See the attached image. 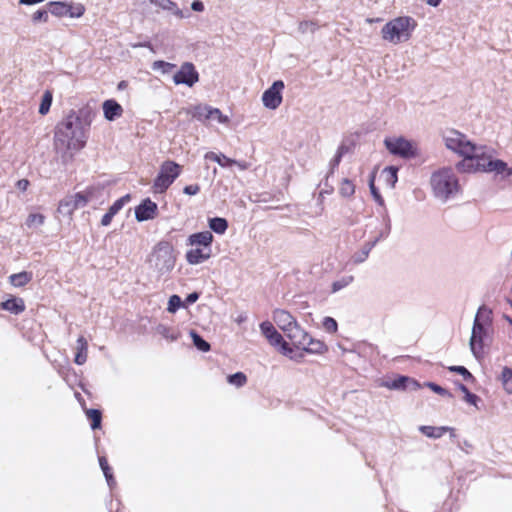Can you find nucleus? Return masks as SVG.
<instances>
[{
	"label": "nucleus",
	"mask_w": 512,
	"mask_h": 512,
	"mask_svg": "<svg viewBox=\"0 0 512 512\" xmlns=\"http://www.w3.org/2000/svg\"><path fill=\"white\" fill-rule=\"evenodd\" d=\"M96 116L95 105L86 103L79 109H71L54 130L55 146L66 150L83 149L89 138L91 124Z\"/></svg>",
	"instance_id": "nucleus-1"
},
{
	"label": "nucleus",
	"mask_w": 512,
	"mask_h": 512,
	"mask_svg": "<svg viewBox=\"0 0 512 512\" xmlns=\"http://www.w3.org/2000/svg\"><path fill=\"white\" fill-rule=\"evenodd\" d=\"M492 310L481 305L474 317L469 347L472 355L481 360L485 356V346L489 345L493 337Z\"/></svg>",
	"instance_id": "nucleus-2"
},
{
	"label": "nucleus",
	"mask_w": 512,
	"mask_h": 512,
	"mask_svg": "<svg viewBox=\"0 0 512 512\" xmlns=\"http://www.w3.org/2000/svg\"><path fill=\"white\" fill-rule=\"evenodd\" d=\"M177 256L173 243L170 239H162L156 243L147 262L150 268L157 273L158 277L169 275L176 264Z\"/></svg>",
	"instance_id": "nucleus-3"
},
{
	"label": "nucleus",
	"mask_w": 512,
	"mask_h": 512,
	"mask_svg": "<svg viewBox=\"0 0 512 512\" xmlns=\"http://www.w3.org/2000/svg\"><path fill=\"white\" fill-rule=\"evenodd\" d=\"M430 183L434 196L444 202L460 190L459 180L451 167H443L433 172Z\"/></svg>",
	"instance_id": "nucleus-4"
},
{
	"label": "nucleus",
	"mask_w": 512,
	"mask_h": 512,
	"mask_svg": "<svg viewBox=\"0 0 512 512\" xmlns=\"http://www.w3.org/2000/svg\"><path fill=\"white\" fill-rule=\"evenodd\" d=\"M417 27V22L410 16H399L388 21L381 29L382 38L397 44L407 41Z\"/></svg>",
	"instance_id": "nucleus-5"
},
{
	"label": "nucleus",
	"mask_w": 512,
	"mask_h": 512,
	"mask_svg": "<svg viewBox=\"0 0 512 512\" xmlns=\"http://www.w3.org/2000/svg\"><path fill=\"white\" fill-rule=\"evenodd\" d=\"M182 166L174 160L164 161L153 180V192L155 194L165 193L174 181L180 176Z\"/></svg>",
	"instance_id": "nucleus-6"
},
{
	"label": "nucleus",
	"mask_w": 512,
	"mask_h": 512,
	"mask_svg": "<svg viewBox=\"0 0 512 512\" xmlns=\"http://www.w3.org/2000/svg\"><path fill=\"white\" fill-rule=\"evenodd\" d=\"M384 146L391 155L403 159H413L419 155L415 142L404 136L386 137L384 139Z\"/></svg>",
	"instance_id": "nucleus-7"
},
{
	"label": "nucleus",
	"mask_w": 512,
	"mask_h": 512,
	"mask_svg": "<svg viewBox=\"0 0 512 512\" xmlns=\"http://www.w3.org/2000/svg\"><path fill=\"white\" fill-rule=\"evenodd\" d=\"M443 141L447 149L466 158L473 152L476 143L469 140L467 136L455 129L449 130L444 136Z\"/></svg>",
	"instance_id": "nucleus-8"
},
{
	"label": "nucleus",
	"mask_w": 512,
	"mask_h": 512,
	"mask_svg": "<svg viewBox=\"0 0 512 512\" xmlns=\"http://www.w3.org/2000/svg\"><path fill=\"white\" fill-rule=\"evenodd\" d=\"M492 152L494 150L485 145H477L473 147V152L469 154L466 158H470L473 160L474 170L476 172H484V173H492L494 169H492L495 160L498 158L492 157Z\"/></svg>",
	"instance_id": "nucleus-9"
},
{
	"label": "nucleus",
	"mask_w": 512,
	"mask_h": 512,
	"mask_svg": "<svg viewBox=\"0 0 512 512\" xmlns=\"http://www.w3.org/2000/svg\"><path fill=\"white\" fill-rule=\"evenodd\" d=\"M199 72L192 62H183L177 72L173 75L175 85L193 87L199 81Z\"/></svg>",
	"instance_id": "nucleus-10"
},
{
	"label": "nucleus",
	"mask_w": 512,
	"mask_h": 512,
	"mask_svg": "<svg viewBox=\"0 0 512 512\" xmlns=\"http://www.w3.org/2000/svg\"><path fill=\"white\" fill-rule=\"evenodd\" d=\"M284 88L283 80H275L262 94L264 107L270 110L277 109L282 103Z\"/></svg>",
	"instance_id": "nucleus-11"
},
{
	"label": "nucleus",
	"mask_w": 512,
	"mask_h": 512,
	"mask_svg": "<svg viewBox=\"0 0 512 512\" xmlns=\"http://www.w3.org/2000/svg\"><path fill=\"white\" fill-rule=\"evenodd\" d=\"M380 386L394 391H417L421 388L419 381L401 374H398L393 379L383 380Z\"/></svg>",
	"instance_id": "nucleus-12"
},
{
	"label": "nucleus",
	"mask_w": 512,
	"mask_h": 512,
	"mask_svg": "<svg viewBox=\"0 0 512 512\" xmlns=\"http://www.w3.org/2000/svg\"><path fill=\"white\" fill-rule=\"evenodd\" d=\"M134 213L138 222H145L155 219L158 216L159 209L156 202L146 197L135 207Z\"/></svg>",
	"instance_id": "nucleus-13"
},
{
	"label": "nucleus",
	"mask_w": 512,
	"mask_h": 512,
	"mask_svg": "<svg viewBox=\"0 0 512 512\" xmlns=\"http://www.w3.org/2000/svg\"><path fill=\"white\" fill-rule=\"evenodd\" d=\"M214 236L211 231L203 230L190 234L186 239V245L200 247L212 251Z\"/></svg>",
	"instance_id": "nucleus-14"
},
{
	"label": "nucleus",
	"mask_w": 512,
	"mask_h": 512,
	"mask_svg": "<svg viewBox=\"0 0 512 512\" xmlns=\"http://www.w3.org/2000/svg\"><path fill=\"white\" fill-rule=\"evenodd\" d=\"M262 335L268 340V342L275 348H279L285 341L283 336L277 331L274 325L266 320L259 324Z\"/></svg>",
	"instance_id": "nucleus-15"
},
{
	"label": "nucleus",
	"mask_w": 512,
	"mask_h": 512,
	"mask_svg": "<svg viewBox=\"0 0 512 512\" xmlns=\"http://www.w3.org/2000/svg\"><path fill=\"white\" fill-rule=\"evenodd\" d=\"M273 321L276 325L286 333L287 330L295 323L297 320L292 316V314L284 309H275L272 313Z\"/></svg>",
	"instance_id": "nucleus-16"
},
{
	"label": "nucleus",
	"mask_w": 512,
	"mask_h": 512,
	"mask_svg": "<svg viewBox=\"0 0 512 512\" xmlns=\"http://www.w3.org/2000/svg\"><path fill=\"white\" fill-rule=\"evenodd\" d=\"M103 115L107 121H115L123 114L122 106L113 98L107 99L102 103Z\"/></svg>",
	"instance_id": "nucleus-17"
},
{
	"label": "nucleus",
	"mask_w": 512,
	"mask_h": 512,
	"mask_svg": "<svg viewBox=\"0 0 512 512\" xmlns=\"http://www.w3.org/2000/svg\"><path fill=\"white\" fill-rule=\"evenodd\" d=\"M211 255L212 251L200 247H195L186 251L185 259L190 265H199L210 259Z\"/></svg>",
	"instance_id": "nucleus-18"
},
{
	"label": "nucleus",
	"mask_w": 512,
	"mask_h": 512,
	"mask_svg": "<svg viewBox=\"0 0 512 512\" xmlns=\"http://www.w3.org/2000/svg\"><path fill=\"white\" fill-rule=\"evenodd\" d=\"M0 308L4 311L10 312L11 314L18 315L25 310L26 306L21 297L9 295L6 300L0 303Z\"/></svg>",
	"instance_id": "nucleus-19"
},
{
	"label": "nucleus",
	"mask_w": 512,
	"mask_h": 512,
	"mask_svg": "<svg viewBox=\"0 0 512 512\" xmlns=\"http://www.w3.org/2000/svg\"><path fill=\"white\" fill-rule=\"evenodd\" d=\"M286 337L291 341V344L302 348L305 339H307L309 333L306 332L298 322H295L286 333Z\"/></svg>",
	"instance_id": "nucleus-20"
},
{
	"label": "nucleus",
	"mask_w": 512,
	"mask_h": 512,
	"mask_svg": "<svg viewBox=\"0 0 512 512\" xmlns=\"http://www.w3.org/2000/svg\"><path fill=\"white\" fill-rule=\"evenodd\" d=\"M307 354L321 355L328 351V346L321 340L313 338L310 334L302 345Z\"/></svg>",
	"instance_id": "nucleus-21"
},
{
	"label": "nucleus",
	"mask_w": 512,
	"mask_h": 512,
	"mask_svg": "<svg viewBox=\"0 0 512 512\" xmlns=\"http://www.w3.org/2000/svg\"><path fill=\"white\" fill-rule=\"evenodd\" d=\"M379 237H374V239L367 241L363 244L361 249L357 252H355L352 256V261L354 264H361L366 261L368 258L371 250L378 244L379 241H381Z\"/></svg>",
	"instance_id": "nucleus-22"
},
{
	"label": "nucleus",
	"mask_w": 512,
	"mask_h": 512,
	"mask_svg": "<svg viewBox=\"0 0 512 512\" xmlns=\"http://www.w3.org/2000/svg\"><path fill=\"white\" fill-rule=\"evenodd\" d=\"M209 112V105L202 103L196 104L187 109V114L190 115L192 119L197 120L201 123L210 121Z\"/></svg>",
	"instance_id": "nucleus-23"
},
{
	"label": "nucleus",
	"mask_w": 512,
	"mask_h": 512,
	"mask_svg": "<svg viewBox=\"0 0 512 512\" xmlns=\"http://www.w3.org/2000/svg\"><path fill=\"white\" fill-rule=\"evenodd\" d=\"M454 385L458 390H460L463 393V399L465 402H467L469 405L474 406L476 409H479L478 404L482 402V400L477 394L472 393L468 389V387L465 384H463L460 380H455Z\"/></svg>",
	"instance_id": "nucleus-24"
},
{
	"label": "nucleus",
	"mask_w": 512,
	"mask_h": 512,
	"mask_svg": "<svg viewBox=\"0 0 512 512\" xmlns=\"http://www.w3.org/2000/svg\"><path fill=\"white\" fill-rule=\"evenodd\" d=\"M204 159L214 161L223 168H229L234 164H237V161L235 159L229 158L228 156L221 152L216 153L213 151H209L204 155Z\"/></svg>",
	"instance_id": "nucleus-25"
},
{
	"label": "nucleus",
	"mask_w": 512,
	"mask_h": 512,
	"mask_svg": "<svg viewBox=\"0 0 512 512\" xmlns=\"http://www.w3.org/2000/svg\"><path fill=\"white\" fill-rule=\"evenodd\" d=\"M208 227L210 228L209 231L212 233L214 232L218 235H223L226 233L229 223L224 217L214 216L208 218Z\"/></svg>",
	"instance_id": "nucleus-26"
},
{
	"label": "nucleus",
	"mask_w": 512,
	"mask_h": 512,
	"mask_svg": "<svg viewBox=\"0 0 512 512\" xmlns=\"http://www.w3.org/2000/svg\"><path fill=\"white\" fill-rule=\"evenodd\" d=\"M8 279L9 283L12 286L21 288L32 281L33 273L31 271H21L18 273L11 274Z\"/></svg>",
	"instance_id": "nucleus-27"
},
{
	"label": "nucleus",
	"mask_w": 512,
	"mask_h": 512,
	"mask_svg": "<svg viewBox=\"0 0 512 512\" xmlns=\"http://www.w3.org/2000/svg\"><path fill=\"white\" fill-rule=\"evenodd\" d=\"M88 342L84 336L77 339V348L74 356V362L77 365H83L87 360Z\"/></svg>",
	"instance_id": "nucleus-28"
},
{
	"label": "nucleus",
	"mask_w": 512,
	"mask_h": 512,
	"mask_svg": "<svg viewBox=\"0 0 512 512\" xmlns=\"http://www.w3.org/2000/svg\"><path fill=\"white\" fill-rule=\"evenodd\" d=\"M448 426L421 425L418 430L424 436L431 439H439L447 432Z\"/></svg>",
	"instance_id": "nucleus-29"
},
{
	"label": "nucleus",
	"mask_w": 512,
	"mask_h": 512,
	"mask_svg": "<svg viewBox=\"0 0 512 512\" xmlns=\"http://www.w3.org/2000/svg\"><path fill=\"white\" fill-rule=\"evenodd\" d=\"M99 466L104 474L107 485L112 490L116 487V479L113 474V470L109 465L107 458L105 456H99Z\"/></svg>",
	"instance_id": "nucleus-30"
},
{
	"label": "nucleus",
	"mask_w": 512,
	"mask_h": 512,
	"mask_svg": "<svg viewBox=\"0 0 512 512\" xmlns=\"http://www.w3.org/2000/svg\"><path fill=\"white\" fill-rule=\"evenodd\" d=\"M348 151H349V148H348V146L346 144L341 143L338 146L335 155L333 156V158L329 162L328 176H333L334 175L335 170L338 168L339 164L341 163L343 156Z\"/></svg>",
	"instance_id": "nucleus-31"
},
{
	"label": "nucleus",
	"mask_w": 512,
	"mask_h": 512,
	"mask_svg": "<svg viewBox=\"0 0 512 512\" xmlns=\"http://www.w3.org/2000/svg\"><path fill=\"white\" fill-rule=\"evenodd\" d=\"M398 172H399V167L395 166V165L386 166L382 171V175L384 176L385 184L390 189H394L398 182Z\"/></svg>",
	"instance_id": "nucleus-32"
},
{
	"label": "nucleus",
	"mask_w": 512,
	"mask_h": 512,
	"mask_svg": "<svg viewBox=\"0 0 512 512\" xmlns=\"http://www.w3.org/2000/svg\"><path fill=\"white\" fill-rule=\"evenodd\" d=\"M85 414L90 422L92 430H98L102 428V411L97 408L85 409Z\"/></svg>",
	"instance_id": "nucleus-33"
},
{
	"label": "nucleus",
	"mask_w": 512,
	"mask_h": 512,
	"mask_svg": "<svg viewBox=\"0 0 512 512\" xmlns=\"http://www.w3.org/2000/svg\"><path fill=\"white\" fill-rule=\"evenodd\" d=\"M48 11L55 17H66L68 1H50L46 4Z\"/></svg>",
	"instance_id": "nucleus-34"
},
{
	"label": "nucleus",
	"mask_w": 512,
	"mask_h": 512,
	"mask_svg": "<svg viewBox=\"0 0 512 512\" xmlns=\"http://www.w3.org/2000/svg\"><path fill=\"white\" fill-rule=\"evenodd\" d=\"M189 335L192 339L193 345L196 347L197 350L201 352H208L211 350L210 343L205 340L198 331L191 329L189 331Z\"/></svg>",
	"instance_id": "nucleus-35"
},
{
	"label": "nucleus",
	"mask_w": 512,
	"mask_h": 512,
	"mask_svg": "<svg viewBox=\"0 0 512 512\" xmlns=\"http://www.w3.org/2000/svg\"><path fill=\"white\" fill-rule=\"evenodd\" d=\"M53 102V92L49 89L45 90L41 96L38 113L45 116L49 113Z\"/></svg>",
	"instance_id": "nucleus-36"
},
{
	"label": "nucleus",
	"mask_w": 512,
	"mask_h": 512,
	"mask_svg": "<svg viewBox=\"0 0 512 512\" xmlns=\"http://www.w3.org/2000/svg\"><path fill=\"white\" fill-rule=\"evenodd\" d=\"M156 331L164 339L169 340L171 342L177 341L180 337V332L178 330L168 327L164 324H159L156 327Z\"/></svg>",
	"instance_id": "nucleus-37"
},
{
	"label": "nucleus",
	"mask_w": 512,
	"mask_h": 512,
	"mask_svg": "<svg viewBox=\"0 0 512 512\" xmlns=\"http://www.w3.org/2000/svg\"><path fill=\"white\" fill-rule=\"evenodd\" d=\"M492 169H494V173L496 175H501L504 179L512 177V167H509L508 164L502 159L495 160Z\"/></svg>",
	"instance_id": "nucleus-38"
},
{
	"label": "nucleus",
	"mask_w": 512,
	"mask_h": 512,
	"mask_svg": "<svg viewBox=\"0 0 512 512\" xmlns=\"http://www.w3.org/2000/svg\"><path fill=\"white\" fill-rule=\"evenodd\" d=\"M374 181H375V175H374V173H372L369 177V183H368L371 196H372L373 200L379 206H381L383 209H385V205H386L385 200L382 197L379 188L375 185Z\"/></svg>",
	"instance_id": "nucleus-39"
},
{
	"label": "nucleus",
	"mask_w": 512,
	"mask_h": 512,
	"mask_svg": "<svg viewBox=\"0 0 512 512\" xmlns=\"http://www.w3.org/2000/svg\"><path fill=\"white\" fill-rule=\"evenodd\" d=\"M91 197H92V192L88 191V190H86L84 192H77L74 195L70 196V198L72 199V201L74 203L73 207H76L77 209L85 207L88 204V202L90 201Z\"/></svg>",
	"instance_id": "nucleus-40"
},
{
	"label": "nucleus",
	"mask_w": 512,
	"mask_h": 512,
	"mask_svg": "<svg viewBox=\"0 0 512 512\" xmlns=\"http://www.w3.org/2000/svg\"><path fill=\"white\" fill-rule=\"evenodd\" d=\"M86 9L81 3L68 2L66 17L80 18L84 15Z\"/></svg>",
	"instance_id": "nucleus-41"
},
{
	"label": "nucleus",
	"mask_w": 512,
	"mask_h": 512,
	"mask_svg": "<svg viewBox=\"0 0 512 512\" xmlns=\"http://www.w3.org/2000/svg\"><path fill=\"white\" fill-rule=\"evenodd\" d=\"M227 382L230 385L240 388L247 383V376L244 372L237 371L227 376Z\"/></svg>",
	"instance_id": "nucleus-42"
},
{
	"label": "nucleus",
	"mask_w": 512,
	"mask_h": 512,
	"mask_svg": "<svg viewBox=\"0 0 512 512\" xmlns=\"http://www.w3.org/2000/svg\"><path fill=\"white\" fill-rule=\"evenodd\" d=\"M448 370L452 373H456L458 375H461L463 379L467 382H475L476 378L474 375L465 367L462 365H452L448 367Z\"/></svg>",
	"instance_id": "nucleus-43"
},
{
	"label": "nucleus",
	"mask_w": 512,
	"mask_h": 512,
	"mask_svg": "<svg viewBox=\"0 0 512 512\" xmlns=\"http://www.w3.org/2000/svg\"><path fill=\"white\" fill-rule=\"evenodd\" d=\"M381 217L384 223V228L378 233L377 237H379L380 239H386L391 232V219L386 207L381 212Z\"/></svg>",
	"instance_id": "nucleus-44"
},
{
	"label": "nucleus",
	"mask_w": 512,
	"mask_h": 512,
	"mask_svg": "<svg viewBox=\"0 0 512 512\" xmlns=\"http://www.w3.org/2000/svg\"><path fill=\"white\" fill-rule=\"evenodd\" d=\"M501 381L506 392L512 395V368L508 366L503 367Z\"/></svg>",
	"instance_id": "nucleus-45"
},
{
	"label": "nucleus",
	"mask_w": 512,
	"mask_h": 512,
	"mask_svg": "<svg viewBox=\"0 0 512 512\" xmlns=\"http://www.w3.org/2000/svg\"><path fill=\"white\" fill-rule=\"evenodd\" d=\"M180 308H185L182 298L177 294L171 295L168 299L167 311L175 314Z\"/></svg>",
	"instance_id": "nucleus-46"
},
{
	"label": "nucleus",
	"mask_w": 512,
	"mask_h": 512,
	"mask_svg": "<svg viewBox=\"0 0 512 512\" xmlns=\"http://www.w3.org/2000/svg\"><path fill=\"white\" fill-rule=\"evenodd\" d=\"M131 200L130 194H125L124 196L115 200L112 205L108 208V211L115 216L119 213V211Z\"/></svg>",
	"instance_id": "nucleus-47"
},
{
	"label": "nucleus",
	"mask_w": 512,
	"mask_h": 512,
	"mask_svg": "<svg viewBox=\"0 0 512 512\" xmlns=\"http://www.w3.org/2000/svg\"><path fill=\"white\" fill-rule=\"evenodd\" d=\"M354 193H355V185L353 184V182L350 179L344 178L342 180L340 188H339V194L342 197L349 198V197L353 196Z\"/></svg>",
	"instance_id": "nucleus-48"
},
{
	"label": "nucleus",
	"mask_w": 512,
	"mask_h": 512,
	"mask_svg": "<svg viewBox=\"0 0 512 512\" xmlns=\"http://www.w3.org/2000/svg\"><path fill=\"white\" fill-rule=\"evenodd\" d=\"M209 111L210 121H217L220 124H228L230 122V118L223 114L219 108L209 105Z\"/></svg>",
	"instance_id": "nucleus-49"
},
{
	"label": "nucleus",
	"mask_w": 512,
	"mask_h": 512,
	"mask_svg": "<svg viewBox=\"0 0 512 512\" xmlns=\"http://www.w3.org/2000/svg\"><path fill=\"white\" fill-rule=\"evenodd\" d=\"M175 68L176 64L164 60H156L152 63V69L160 71L162 74H169Z\"/></svg>",
	"instance_id": "nucleus-50"
},
{
	"label": "nucleus",
	"mask_w": 512,
	"mask_h": 512,
	"mask_svg": "<svg viewBox=\"0 0 512 512\" xmlns=\"http://www.w3.org/2000/svg\"><path fill=\"white\" fill-rule=\"evenodd\" d=\"M424 386L428 387L431 391L434 393L447 397V398H453V394L446 388L442 387L441 385L437 384L436 382L427 381L424 382Z\"/></svg>",
	"instance_id": "nucleus-51"
},
{
	"label": "nucleus",
	"mask_w": 512,
	"mask_h": 512,
	"mask_svg": "<svg viewBox=\"0 0 512 512\" xmlns=\"http://www.w3.org/2000/svg\"><path fill=\"white\" fill-rule=\"evenodd\" d=\"M354 277L352 275L343 276L342 278L335 280L331 284V292L336 293L343 288L347 287L350 283H352Z\"/></svg>",
	"instance_id": "nucleus-52"
},
{
	"label": "nucleus",
	"mask_w": 512,
	"mask_h": 512,
	"mask_svg": "<svg viewBox=\"0 0 512 512\" xmlns=\"http://www.w3.org/2000/svg\"><path fill=\"white\" fill-rule=\"evenodd\" d=\"M298 348V346H294L293 344H289L287 341H284L277 350L282 355L292 360L293 358H295V353L297 352Z\"/></svg>",
	"instance_id": "nucleus-53"
},
{
	"label": "nucleus",
	"mask_w": 512,
	"mask_h": 512,
	"mask_svg": "<svg viewBox=\"0 0 512 512\" xmlns=\"http://www.w3.org/2000/svg\"><path fill=\"white\" fill-rule=\"evenodd\" d=\"M74 203L70 197H67L59 202L58 211L61 214H72L77 208L73 207Z\"/></svg>",
	"instance_id": "nucleus-54"
},
{
	"label": "nucleus",
	"mask_w": 512,
	"mask_h": 512,
	"mask_svg": "<svg viewBox=\"0 0 512 512\" xmlns=\"http://www.w3.org/2000/svg\"><path fill=\"white\" fill-rule=\"evenodd\" d=\"M456 170L460 173L476 172L474 170L473 160L470 158H463L456 164Z\"/></svg>",
	"instance_id": "nucleus-55"
},
{
	"label": "nucleus",
	"mask_w": 512,
	"mask_h": 512,
	"mask_svg": "<svg viewBox=\"0 0 512 512\" xmlns=\"http://www.w3.org/2000/svg\"><path fill=\"white\" fill-rule=\"evenodd\" d=\"M49 11L48 8H40L35 13H33L31 17V21L33 24L38 23H47L49 19Z\"/></svg>",
	"instance_id": "nucleus-56"
},
{
	"label": "nucleus",
	"mask_w": 512,
	"mask_h": 512,
	"mask_svg": "<svg viewBox=\"0 0 512 512\" xmlns=\"http://www.w3.org/2000/svg\"><path fill=\"white\" fill-rule=\"evenodd\" d=\"M165 11H170L173 15H175L176 17H178L180 19L188 18L191 15L189 10L183 11L182 9H180L178 7L177 3L172 0L170 1V4L167 6Z\"/></svg>",
	"instance_id": "nucleus-57"
},
{
	"label": "nucleus",
	"mask_w": 512,
	"mask_h": 512,
	"mask_svg": "<svg viewBox=\"0 0 512 512\" xmlns=\"http://www.w3.org/2000/svg\"><path fill=\"white\" fill-rule=\"evenodd\" d=\"M322 326L328 333H335L338 330V323L337 321L330 316H326L322 320Z\"/></svg>",
	"instance_id": "nucleus-58"
},
{
	"label": "nucleus",
	"mask_w": 512,
	"mask_h": 512,
	"mask_svg": "<svg viewBox=\"0 0 512 512\" xmlns=\"http://www.w3.org/2000/svg\"><path fill=\"white\" fill-rule=\"evenodd\" d=\"M45 222V216L41 213H31L29 214L27 220H26V224L27 226L31 227V226H41L43 225Z\"/></svg>",
	"instance_id": "nucleus-59"
},
{
	"label": "nucleus",
	"mask_w": 512,
	"mask_h": 512,
	"mask_svg": "<svg viewBox=\"0 0 512 512\" xmlns=\"http://www.w3.org/2000/svg\"><path fill=\"white\" fill-rule=\"evenodd\" d=\"M200 295H201V293L198 291H193V292L187 294L185 299L183 300L184 307L186 308V307L194 304L195 302H197L198 299L200 298Z\"/></svg>",
	"instance_id": "nucleus-60"
},
{
	"label": "nucleus",
	"mask_w": 512,
	"mask_h": 512,
	"mask_svg": "<svg viewBox=\"0 0 512 512\" xmlns=\"http://www.w3.org/2000/svg\"><path fill=\"white\" fill-rule=\"evenodd\" d=\"M199 191H200V186L198 184H189L183 188V193L186 195H189V196H194V195L198 194Z\"/></svg>",
	"instance_id": "nucleus-61"
},
{
	"label": "nucleus",
	"mask_w": 512,
	"mask_h": 512,
	"mask_svg": "<svg viewBox=\"0 0 512 512\" xmlns=\"http://www.w3.org/2000/svg\"><path fill=\"white\" fill-rule=\"evenodd\" d=\"M457 447L460 450H462V451H464L465 453L468 454V453H470V449H472V444L468 440H466V439H464L462 441L458 440L457 441Z\"/></svg>",
	"instance_id": "nucleus-62"
},
{
	"label": "nucleus",
	"mask_w": 512,
	"mask_h": 512,
	"mask_svg": "<svg viewBox=\"0 0 512 512\" xmlns=\"http://www.w3.org/2000/svg\"><path fill=\"white\" fill-rule=\"evenodd\" d=\"M30 186V181L28 179H20L16 182V187L18 190H20L21 192H25L28 187Z\"/></svg>",
	"instance_id": "nucleus-63"
},
{
	"label": "nucleus",
	"mask_w": 512,
	"mask_h": 512,
	"mask_svg": "<svg viewBox=\"0 0 512 512\" xmlns=\"http://www.w3.org/2000/svg\"><path fill=\"white\" fill-rule=\"evenodd\" d=\"M191 9L195 12H203L205 10V5L201 0H193L191 3Z\"/></svg>",
	"instance_id": "nucleus-64"
}]
</instances>
